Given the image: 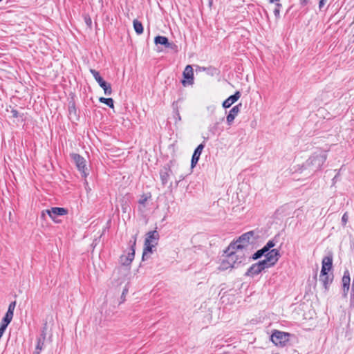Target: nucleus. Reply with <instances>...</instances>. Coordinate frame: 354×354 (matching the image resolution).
<instances>
[{
  "label": "nucleus",
  "instance_id": "1",
  "mask_svg": "<svg viewBox=\"0 0 354 354\" xmlns=\"http://www.w3.org/2000/svg\"><path fill=\"white\" fill-rule=\"evenodd\" d=\"M234 245V244H230L225 250V256L222 259L218 267L220 270H226L229 268H236L243 263L246 258L248 257L245 252L237 250Z\"/></svg>",
  "mask_w": 354,
  "mask_h": 354
},
{
  "label": "nucleus",
  "instance_id": "2",
  "mask_svg": "<svg viewBox=\"0 0 354 354\" xmlns=\"http://www.w3.org/2000/svg\"><path fill=\"white\" fill-rule=\"evenodd\" d=\"M322 270L319 275V281L322 283L326 290H328L329 285L333 280V274L328 273L333 268V257L327 256L324 257L322 262Z\"/></svg>",
  "mask_w": 354,
  "mask_h": 354
},
{
  "label": "nucleus",
  "instance_id": "3",
  "mask_svg": "<svg viewBox=\"0 0 354 354\" xmlns=\"http://www.w3.org/2000/svg\"><path fill=\"white\" fill-rule=\"evenodd\" d=\"M254 232L250 231L242 234L239 239L236 241L231 243L230 244H234V248L239 250H242L243 252H245L247 256L250 257V250L251 248V244L252 241L250 239L254 236Z\"/></svg>",
  "mask_w": 354,
  "mask_h": 354
},
{
  "label": "nucleus",
  "instance_id": "4",
  "mask_svg": "<svg viewBox=\"0 0 354 354\" xmlns=\"http://www.w3.org/2000/svg\"><path fill=\"white\" fill-rule=\"evenodd\" d=\"M159 234L156 230L149 232L145 241V248L142 254V260L148 258V255L152 253V249L158 244Z\"/></svg>",
  "mask_w": 354,
  "mask_h": 354
},
{
  "label": "nucleus",
  "instance_id": "5",
  "mask_svg": "<svg viewBox=\"0 0 354 354\" xmlns=\"http://www.w3.org/2000/svg\"><path fill=\"white\" fill-rule=\"evenodd\" d=\"M326 158V153H315L307 160L306 164L307 167H311L312 170L317 171L322 167Z\"/></svg>",
  "mask_w": 354,
  "mask_h": 354
},
{
  "label": "nucleus",
  "instance_id": "6",
  "mask_svg": "<svg viewBox=\"0 0 354 354\" xmlns=\"http://www.w3.org/2000/svg\"><path fill=\"white\" fill-rule=\"evenodd\" d=\"M71 156L74 162L75 163L77 168L81 172L82 176L86 177L88 173L86 165L85 159L77 153H72Z\"/></svg>",
  "mask_w": 354,
  "mask_h": 354
},
{
  "label": "nucleus",
  "instance_id": "7",
  "mask_svg": "<svg viewBox=\"0 0 354 354\" xmlns=\"http://www.w3.org/2000/svg\"><path fill=\"white\" fill-rule=\"evenodd\" d=\"M288 337V333L277 330L271 335V341L276 346H284L289 339Z\"/></svg>",
  "mask_w": 354,
  "mask_h": 354
},
{
  "label": "nucleus",
  "instance_id": "8",
  "mask_svg": "<svg viewBox=\"0 0 354 354\" xmlns=\"http://www.w3.org/2000/svg\"><path fill=\"white\" fill-rule=\"evenodd\" d=\"M265 257L266 259L262 261L266 262V265L270 268L277 263L280 257V254L278 250L272 249L266 252Z\"/></svg>",
  "mask_w": 354,
  "mask_h": 354
},
{
  "label": "nucleus",
  "instance_id": "9",
  "mask_svg": "<svg viewBox=\"0 0 354 354\" xmlns=\"http://www.w3.org/2000/svg\"><path fill=\"white\" fill-rule=\"evenodd\" d=\"M266 268L268 267V266L266 265V262L260 261L258 263L252 264L247 270L245 275L253 277L255 275H257L259 273H261V271H263Z\"/></svg>",
  "mask_w": 354,
  "mask_h": 354
},
{
  "label": "nucleus",
  "instance_id": "10",
  "mask_svg": "<svg viewBox=\"0 0 354 354\" xmlns=\"http://www.w3.org/2000/svg\"><path fill=\"white\" fill-rule=\"evenodd\" d=\"M46 212L51 218V219L55 223H59L60 220H58L57 217L58 216H63L67 214L68 210L64 207H52L49 209H46Z\"/></svg>",
  "mask_w": 354,
  "mask_h": 354
},
{
  "label": "nucleus",
  "instance_id": "11",
  "mask_svg": "<svg viewBox=\"0 0 354 354\" xmlns=\"http://www.w3.org/2000/svg\"><path fill=\"white\" fill-rule=\"evenodd\" d=\"M136 238H134L133 244L131 245L130 252L128 253V254L122 255L120 257V262L122 265L129 266L133 260L135 256L134 246L136 245Z\"/></svg>",
  "mask_w": 354,
  "mask_h": 354
},
{
  "label": "nucleus",
  "instance_id": "12",
  "mask_svg": "<svg viewBox=\"0 0 354 354\" xmlns=\"http://www.w3.org/2000/svg\"><path fill=\"white\" fill-rule=\"evenodd\" d=\"M183 77L186 80L182 81V84L184 86L187 84H192L194 80V72L191 65H187L183 71Z\"/></svg>",
  "mask_w": 354,
  "mask_h": 354
},
{
  "label": "nucleus",
  "instance_id": "13",
  "mask_svg": "<svg viewBox=\"0 0 354 354\" xmlns=\"http://www.w3.org/2000/svg\"><path fill=\"white\" fill-rule=\"evenodd\" d=\"M342 296L344 298L347 297L348 292L350 288L351 278L350 274L348 270L344 272L343 277L342 279Z\"/></svg>",
  "mask_w": 354,
  "mask_h": 354
},
{
  "label": "nucleus",
  "instance_id": "14",
  "mask_svg": "<svg viewBox=\"0 0 354 354\" xmlns=\"http://www.w3.org/2000/svg\"><path fill=\"white\" fill-rule=\"evenodd\" d=\"M15 306H16L15 301L11 302L9 304L8 311L6 312L4 317L3 318L1 324L8 326V325L11 322L12 317H13V314H14V310H15Z\"/></svg>",
  "mask_w": 354,
  "mask_h": 354
},
{
  "label": "nucleus",
  "instance_id": "15",
  "mask_svg": "<svg viewBox=\"0 0 354 354\" xmlns=\"http://www.w3.org/2000/svg\"><path fill=\"white\" fill-rule=\"evenodd\" d=\"M46 329L44 328L40 334L39 337L37 339V343L36 345L35 351L33 352V354H39L40 352L43 350L44 346V342L46 340Z\"/></svg>",
  "mask_w": 354,
  "mask_h": 354
},
{
  "label": "nucleus",
  "instance_id": "16",
  "mask_svg": "<svg viewBox=\"0 0 354 354\" xmlns=\"http://www.w3.org/2000/svg\"><path fill=\"white\" fill-rule=\"evenodd\" d=\"M241 106V104H239L233 106V108L230 111L226 118L228 125H231L232 124L234 118L238 115L239 113L240 112Z\"/></svg>",
  "mask_w": 354,
  "mask_h": 354
},
{
  "label": "nucleus",
  "instance_id": "17",
  "mask_svg": "<svg viewBox=\"0 0 354 354\" xmlns=\"http://www.w3.org/2000/svg\"><path fill=\"white\" fill-rule=\"evenodd\" d=\"M154 43L163 45L165 48L174 49L176 46L174 43L169 41L168 39L165 36H157L154 39Z\"/></svg>",
  "mask_w": 354,
  "mask_h": 354
},
{
  "label": "nucleus",
  "instance_id": "18",
  "mask_svg": "<svg viewBox=\"0 0 354 354\" xmlns=\"http://www.w3.org/2000/svg\"><path fill=\"white\" fill-rule=\"evenodd\" d=\"M204 147L205 145L203 143H201L194 150L191 161V167L192 168L194 167L197 164Z\"/></svg>",
  "mask_w": 354,
  "mask_h": 354
},
{
  "label": "nucleus",
  "instance_id": "19",
  "mask_svg": "<svg viewBox=\"0 0 354 354\" xmlns=\"http://www.w3.org/2000/svg\"><path fill=\"white\" fill-rule=\"evenodd\" d=\"M241 97V93L239 91H236L234 95L230 96L227 98L223 103V106L224 108L230 107L234 102H236L239 97Z\"/></svg>",
  "mask_w": 354,
  "mask_h": 354
},
{
  "label": "nucleus",
  "instance_id": "20",
  "mask_svg": "<svg viewBox=\"0 0 354 354\" xmlns=\"http://www.w3.org/2000/svg\"><path fill=\"white\" fill-rule=\"evenodd\" d=\"M98 84L104 90L105 95H109L111 94L112 89L110 84L102 80L101 82H98Z\"/></svg>",
  "mask_w": 354,
  "mask_h": 354
},
{
  "label": "nucleus",
  "instance_id": "21",
  "mask_svg": "<svg viewBox=\"0 0 354 354\" xmlns=\"http://www.w3.org/2000/svg\"><path fill=\"white\" fill-rule=\"evenodd\" d=\"M133 24L136 32L138 35L142 34L143 32V26L142 23L137 19H134Z\"/></svg>",
  "mask_w": 354,
  "mask_h": 354
},
{
  "label": "nucleus",
  "instance_id": "22",
  "mask_svg": "<svg viewBox=\"0 0 354 354\" xmlns=\"http://www.w3.org/2000/svg\"><path fill=\"white\" fill-rule=\"evenodd\" d=\"M99 101L109 106L110 108H113V100L112 98H105L103 97H100Z\"/></svg>",
  "mask_w": 354,
  "mask_h": 354
},
{
  "label": "nucleus",
  "instance_id": "23",
  "mask_svg": "<svg viewBox=\"0 0 354 354\" xmlns=\"http://www.w3.org/2000/svg\"><path fill=\"white\" fill-rule=\"evenodd\" d=\"M275 245V243L273 241L270 240L269 241L266 245L263 248V250L267 252L270 250L272 248H273Z\"/></svg>",
  "mask_w": 354,
  "mask_h": 354
},
{
  "label": "nucleus",
  "instance_id": "24",
  "mask_svg": "<svg viewBox=\"0 0 354 354\" xmlns=\"http://www.w3.org/2000/svg\"><path fill=\"white\" fill-rule=\"evenodd\" d=\"M266 254V252L263 250V248H261V250H259L257 252H256L253 256H252V259H257L260 257H261L263 255L265 256Z\"/></svg>",
  "mask_w": 354,
  "mask_h": 354
},
{
  "label": "nucleus",
  "instance_id": "25",
  "mask_svg": "<svg viewBox=\"0 0 354 354\" xmlns=\"http://www.w3.org/2000/svg\"><path fill=\"white\" fill-rule=\"evenodd\" d=\"M160 178L163 185L167 184L169 179V174L167 171L160 173Z\"/></svg>",
  "mask_w": 354,
  "mask_h": 354
},
{
  "label": "nucleus",
  "instance_id": "26",
  "mask_svg": "<svg viewBox=\"0 0 354 354\" xmlns=\"http://www.w3.org/2000/svg\"><path fill=\"white\" fill-rule=\"evenodd\" d=\"M281 6V5L280 3H277L276 4V8H274V16L278 18L279 17V15H280V7Z\"/></svg>",
  "mask_w": 354,
  "mask_h": 354
},
{
  "label": "nucleus",
  "instance_id": "27",
  "mask_svg": "<svg viewBox=\"0 0 354 354\" xmlns=\"http://www.w3.org/2000/svg\"><path fill=\"white\" fill-rule=\"evenodd\" d=\"M348 220V214H347V212H345L342 217V224L343 226H345L346 225Z\"/></svg>",
  "mask_w": 354,
  "mask_h": 354
},
{
  "label": "nucleus",
  "instance_id": "28",
  "mask_svg": "<svg viewBox=\"0 0 354 354\" xmlns=\"http://www.w3.org/2000/svg\"><path fill=\"white\" fill-rule=\"evenodd\" d=\"M90 72L93 75V77L94 78H96V77L99 76L100 75V73L99 72H97V71H95V69H90Z\"/></svg>",
  "mask_w": 354,
  "mask_h": 354
},
{
  "label": "nucleus",
  "instance_id": "29",
  "mask_svg": "<svg viewBox=\"0 0 354 354\" xmlns=\"http://www.w3.org/2000/svg\"><path fill=\"white\" fill-rule=\"evenodd\" d=\"M11 113L13 118H17L19 116V113L17 110L12 109L11 111Z\"/></svg>",
  "mask_w": 354,
  "mask_h": 354
},
{
  "label": "nucleus",
  "instance_id": "30",
  "mask_svg": "<svg viewBox=\"0 0 354 354\" xmlns=\"http://www.w3.org/2000/svg\"><path fill=\"white\" fill-rule=\"evenodd\" d=\"M326 0H320L319 3V7L321 9L324 5Z\"/></svg>",
  "mask_w": 354,
  "mask_h": 354
},
{
  "label": "nucleus",
  "instance_id": "31",
  "mask_svg": "<svg viewBox=\"0 0 354 354\" xmlns=\"http://www.w3.org/2000/svg\"><path fill=\"white\" fill-rule=\"evenodd\" d=\"M147 200V198L146 197L143 198H141L139 201V203L142 204V205H145V203H146Z\"/></svg>",
  "mask_w": 354,
  "mask_h": 354
},
{
  "label": "nucleus",
  "instance_id": "32",
  "mask_svg": "<svg viewBox=\"0 0 354 354\" xmlns=\"http://www.w3.org/2000/svg\"><path fill=\"white\" fill-rule=\"evenodd\" d=\"M85 21L87 24V25L90 26L91 24V19L89 17H85Z\"/></svg>",
  "mask_w": 354,
  "mask_h": 354
},
{
  "label": "nucleus",
  "instance_id": "33",
  "mask_svg": "<svg viewBox=\"0 0 354 354\" xmlns=\"http://www.w3.org/2000/svg\"><path fill=\"white\" fill-rule=\"evenodd\" d=\"M95 80L98 83L99 82H101L103 80V78L100 75H99V76L96 77V78H95Z\"/></svg>",
  "mask_w": 354,
  "mask_h": 354
},
{
  "label": "nucleus",
  "instance_id": "34",
  "mask_svg": "<svg viewBox=\"0 0 354 354\" xmlns=\"http://www.w3.org/2000/svg\"><path fill=\"white\" fill-rule=\"evenodd\" d=\"M207 4L209 8L212 6L213 4V0H207Z\"/></svg>",
  "mask_w": 354,
  "mask_h": 354
},
{
  "label": "nucleus",
  "instance_id": "35",
  "mask_svg": "<svg viewBox=\"0 0 354 354\" xmlns=\"http://www.w3.org/2000/svg\"><path fill=\"white\" fill-rule=\"evenodd\" d=\"M279 0H269L270 3H274L276 1H279Z\"/></svg>",
  "mask_w": 354,
  "mask_h": 354
},
{
  "label": "nucleus",
  "instance_id": "36",
  "mask_svg": "<svg viewBox=\"0 0 354 354\" xmlns=\"http://www.w3.org/2000/svg\"><path fill=\"white\" fill-rule=\"evenodd\" d=\"M308 0H303V3H306Z\"/></svg>",
  "mask_w": 354,
  "mask_h": 354
},
{
  "label": "nucleus",
  "instance_id": "37",
  "mask_svg": "<svg viewBox=\"0 0 354 354\" xmlns=\"http://www.w3.org/2000/svg\"><path fill=\"white\" fill-rule=\"evenodd\" d=\"M122 208H123V211H124V212H126V207H123Z\"/></svg>",
  "mask_w": 354,
  "mask_h": 354
}]
</instances>
